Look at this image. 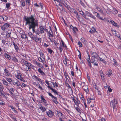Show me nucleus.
I'll list each match as a JSON object with an SVG mask.
<instances>
[{"instance_id":"a19ab883","label":"nucleus","mask_w":121,"mask_h":121,"mask_svg":"<svg viewBox=\"0 0 121 121\" xmlns=\"http://www.w3.org/2000/svg\"><path fill=\"white\" fill-rule=\"evenodd\" d=\"M91 30L92 31V32H93V33H94L96 32H97V31L96 30V29L94 27H92L91 28Z\"/></svg>"},{"instance_id":"c85d7f7f","label":"nucleus","mask_w":121,"mask_h":121,"mask_svg":"<svg viewBox=\"0 0 121 121\" xmlns=\"http://www.w3.org/2000/svg\"><path fill=\"white\" fill-rule=\"evenodd\" d=\"M99 60V61H101L102 62L104 63V64H106V62L104 59H102L101 58L99 57V59H98Z\"/></svg>"},{"instance_id":"69168bd1","label":"nucleus","mask_w":121,"mask_h":121,"mask_svg":"<svg viewBox=\"0 0 121 121\" xmlns=\"http://www.w3.org/2000/svg\"><path fill=\"white\" fill-rule=\"evenodd\" d=\"M22 5L23 7H24L25 6V2L24 1L22 2Z\"/></svg>"},{"instance_id":"f3484780","label":"nucleus","mask_w":121,"mask_h":121,"mask_svg":"<svg viewBox=\"0 0 121 121\" xmlns=\"http://www.w3.org/2000/svg\"><path fill=\"white\" fill-rule=\"evenodd\" d=\"M47 113L48 116L50 117H52L53 115L52 112L51 110H49L47 112Z\"/></svg>"},{"instance_id":"5fc2aeb1","label":"nucleus","mask_w":121,"mask_h":121,"mask_svg":"<svg viewBox=\"0 0 121 121\" xmlns=\"http://www.w3.org/2000/svg\"><path fill=\"white\" fill-rule=\"evenodd\" d=\"M9 92H10V94H11L13 96V97H14L15 96V95L14 94H13L10 90H9Z\"/></svg>"},{"instance_id":"a878e982","label":"nucleus","mask_w":121,"mask_h":121,"mask_svg":"<svg viewBox=\"0 0 121 121\" xmlns=\"http://www.w3.org/2000/svg\"><path fill=\"white\" fill-rule=\"evenodd\" d=\"M93 13L94 14H95L97 17H98L99 16H100L99 13L96 12L95 11L93 12Z\"/></svg>"},{"instance_id":"4c0bfd02","label":"nucleus","mask_w":121,"mask_h":121,"mask_svg":"<svg viewBox=\"0 0 121 121\" xmlns=\"http://www.w3.org/2000/svg\"><path fill=\"white\" fill-rule=\"evenodd\" d=\"M94 98H91V97L89 98H88L87 99L88 102L89 103H90L91 101V100H94Z\"/></svg>"},{"instance_id":"20e7f679","label":"nucleus","mask_w":121,"mask_h":121,"mask_svg":"<svg viewBox=\"0 0 121 121\" xmlns=\"http://www.w3.org/2000/svg\"><path fill=\"white\" fill-rule=\"evenodd\" d=\"M16 78L18 79H19L21 81H22L24 82H25V81L23 79V76L21 73H18L16 75Z\"/></svg>"},{"instance_id":"f257e3e1","label":"nucleus","mask_w":121,"mask_h":121,"mask_svg":"<svg viewBox=\"0 0 121 121\" xmlns=\"http://www.w3.org/2000/svg\"><path fill=\"white\" fill-rule=\"evenodd\" d=\"M25 20L26 22V24L28 25L29 29H32L33 33L35 32L36 34L38 35L40 33L39 30H37L35 31V28L38 26V20H35L33 16L31 15L30 17L25 18Z\"/></svg>"},{"instance_id":"4468645a","label":"nucleus","mask_w":121,"mask_h":121,"mask_svg":"<svg viewBox=\"0 0 121 121\" xmlns=\"http://www.w3.org/2000/svg\"><path fill=\"white\" fill-rule=\"evenodd\" d=\"M64 64L65 65L68 66L70 64V61L69 60H63Z\"/></svg>"},{"instance_id":"bb28decb","label":"nucleus","mask_w":121,"mask_h":121,"mask_svg":"<svg viewBox=\"0 0 121 121\" xmlns=\"http://www.w3.org/2000/svg\"><path fill=\"white\" fill-rule=\"evenodd\" d=\"M6 80L8 82H9V83L10 84H11L12 82H13L12 80V79L10 78H6Z\"/></svg>"},{"instance_id":"cd10ccee","label":"nucleus","mask_w":121,"mask_h":121,"mask_svg":"<svg viewBox=\"0 0 121 121\" xmlns=\"http://www.w3.org/2000/svg\"><path fill=\"white\" fill-rule=\"evenodd\" d=\"M39 108L42 112H45L46 110V109L44 107L42 106L40 107Z\"/></svg>"},{"instance_id":"f8f14e48","label":"nucleus","mask_w":121,"mask_h":121,"mask_svg":"<svg viewBox=\"0 0 121 121\" xmlns=\"http://www.w3.org/2000/svg\"><path fill=\"white\" fill-rule=\"evenodd\" d=\"M83 87V90L86 93L89 92V90L88 89V86L87 85H84Z\"/></svg>"},{"instance_id":"39448f33","label":"nucleus","mask_w":121,"mask_h":121,"mask_svg":"<svg viewBox=\"0 0 121 121\" xmlns=\"http://www.w3.org/2000/svg\"><path fill=\"white\" fill-rule=\"evenodd\" d=\"M95 8L99 12L101 13L104 15L106 14L104 12H103V10L102 9L98 6L96 5L95 6Z\"/></svg>"},{"instance_id":"412c9836","label":"nucleus","mask_w":121,"mask_h":121,"mask_svg":"<svg viewBox=\"0 0 121 121\" xmlns=\"http://www.w3.org/2000/svg\"><path fill=\"white\" fill-rule=\"evenodd\" d=\"M39 29L40 33L42 34L44 33V27L42 26H41L39 27Z\"/></svg>"},{"instance_id":"774afa93","label":"nucleus","mask_w":121,"mask_h":121,"mask_svg":"<svg viewBox=\"0 0 121 121\" xmlns=\"http://www.w3.org/2000/svg\"><path fill=\"white\" fill-rule=\"evenodd\" d=\"M66 86L67 87H68L69 88L71 89V87L69 85V84H68L67 83L66 84Z\"/></svg>"},{"instance_id":"79ce46f5","label":"nucleus","mask_w":121,"mask_h":121,"mask_svg":"<svg viewBox=\"0 0 121 121\" xmlns=\"http://www.w3.org/2000/svg\"><path fill=\"white\" fill-rule=\"evenodd\" d=\"M80 103V101L78 99H77V100H76V101L75 104L77 106Z\"/></svg>"},{"instance_id":"aec40b11","label":"nucleus","mask_w":121,"mask_h":121,"mask_svg":"<svg viewBox=\"0 0 121 121\" xmlns=\"http://www.w3.org/2000/svg\"><path fill=\"white\" fill-rule=\"evenodd\" d=\"M0 95L3 97L5 98L4 92L2 90H0Z\"/></svg>"},{"instance_id":"a18cd8bd","label":"nucleus","mask_w":121,"mask_h":121,"mask_svg":"<svg viewBox=\"0 0 121 121\" xmlns=\"http://www.w3.org/2000/svg\"><path fill=\"white\" fill-rule=\"evenodd\" d=\"M53 93L55 94V95H58V92L56 90L53 89Z\"/></svg>"},{"instance_id":"603ef678","label":"nucleus","mask_w":121,"mask_h":121,"mask_svg":"<svg viewBox=\"0 0 121 121\" xmlns=\"http://www.w3.org/2000/svg\"><path fill=\"white\" fill-rule=\"evenodd\" d=\"M11 34V33H8L6 34V36L7 37H10V35Z\"/></svg>"},{"instance_id":"09e8293b","label":"nucleus","mask_w":121,"mask_h":121,"mask_svg":"<svg viewBox=\"0 0 121 121\" xmlns=\"http://www.w3.org/2000/svg\"><path fill=\"white\" fill-rule=\"evenodd\" d=\"M53 0L55 1L56 4V6H57V4H56V3H57V4H58L59 3H60V1L59 0Z\"/></svg>"},{"instance_id":"dca6fc26","label":"nucleus","mask_w":121,"mask_h":121,"mask_svg":"<svg viewBox=\"0 0 121 121\" xmlns=\"http://www.w3.org/2000/svg\"><path fill=\"white\" fill-rule=\"evenodd\" d=\"M51 33L50 31H49V34L50 35H49V39L52 42V37H53V35L52 32L51 30Z\"/></svg>"},{"instance_id":"6e6552de","label":"nucleus","mask_w":121,"mask_h":121,"mask_svg":"<svg viewBox=\"0 0 121 121\" xmlns=\"http://www.w3.org/2000/svg\"><path fill=\"white\" fill-rule=\"evenodd\" d=\"M9 27V24L6 23L1 26V28L3 31H4L7 29Z\"/></svg>"},{"instance_id":"c9c22d12","label":"nucleus","mask_w":121,"mask_h":121,"mask_svg":"<svg viewBox=\"0 0 121 121\" xmlns=\"http://www.w3.org/2000/svg\"><path fill=\"white\" fill-rule=\"evenodd\" d=\"M38 71L42 75H44V72L41 70V69L40 68H39L38 69Z\"/></svg>"},{"instance_id":"3c124183","label":"nucleus","mask_w":121,"mask_h":121,"mask_svg":"<svg viewBox=\"0 0 121 121\" xmlns=\"http://www.w3.org/2000/svg\"><path fill=\"white\" fill-rule=\"evenodd\" d=\"M4 88L2 84L0 82V89L3 90Z\"/></svg>"},{"instance_id":"7ed1b4c3","label":"nucleus","mask_w":121,"mask_h":121,"mask_svg":"<svg viewBox=\"0 0 121 121\" xmlns=\"http://www.w3.org/2000/svg\"><path fill=\"white\" fill-rule=\"evenodd\" d=\"M79 11L80 12V14L82 15V16L85 19L87 20H90L87 17V16L88 17H89L95 19L96 17L94 16L91 13L87 11H86L85 12L86 14H85L84 13L82 10H79Z\"/></svg>"},{"instance_id":"4d7b16f0","label":"nucleus","mask_w":121,"mask_h":121,"mask_svg":"<svg viewBox=\"0 0 121 121\" xmlns=\"http://www.w3.org/2000/svg\"><path fill=\"white\" fill-rule=\"evenodd\" d=\"M47 50H48L49 52L50 53H52V51L50 48H48L47 49Z\"/></svg>"},{"instance_id":"58836bf2","label":"nucleus","mask_w":121,"mask_h":121,"mask_svg":"<svg viewBox=\"0 0 121 121\" xmlns=\"http://www.w3.org/2000/svg\"><path fill=\"white\" fill-rule=\"evenodd\" d=\"M32 65L30 63L28 62V64H27V65H24V66L25 67H31L32 66Z\"/></svg>"},{"instance_id":"423d86ee","label":"nucleus","mask_w":121,"mask_h":121,"mask_svg":"<svg viewBox=\"0 0 121 121\" xmlns=\"http://www.w3.org/2000/svg\"><path fill=\"white\" fill-rule=\"evenodd\" d=\"M116 101H115V100H113L110 103V106L111 107H112L114 109L116 108Z\"/></svg>"},{"instance_id":"9d476101","label":"nucleus","mask_w":121,"mask_h":121,"mask_svg":"<svg viewBox=\"0 0 121 121\" xmlns=\"http://www.w3.org/2000/svg\"><path fill=\"white\" fill-rule=\"evenodd\" d=\"M70 28L73 30V33L74 34H76V31L78 30V29L76 27H73L72 25L69 26Z\"/></svg>"},{"instance_id":"5701e85b","label":"nucleus","mask_w":121,"mask_h":121,"mask_svg":"<svg viewBox=\"0 0 121 121\" xmlns=\"http://www.w3.org/2000/svg\"><path fill=\"white\" fill-rule=\"evenodd\" d=\"M59 84L57 82H53V88L56 87H59Z\"/></svg>"},{"instance_id":"c03bdc74","label":"nucleus","mask_w":121,"mask_h":121,"mask_svg":"<svg viewBox=\"0 0 121 121\" xmlns=\"http://www.w3.org/2000/svg\"><path fill=\"white\" fill-rule=\"evenodd\" d=\"M80 1V4L83 7H85V5L83 2L81 0H79Z\"/></svg>"},{"instance_id":"bf43d9fd","label":"nucleus","mask_w":121,"mask_h":121,"mask_svg":"<svg viewBox=\"0 0 121 121\" xmlns=\"http://www.w3.org/2000/svg\"><path fill=\"white\" fill-rule=\"evenodd\" d=\"M26 70L27 71H28L29 70H30V67H26Z\"/></svg>"},{"instance_id":"ddd939ff","label":"nucleus","mask_w":121,"mask_h":121,"mask_svg":"<svg viewBox=\"0 0 121 121\" xmlns=\"http://www.w3.org/2000/svg\"><path fill=\"white\" fill-rule=\"evenodd\" d=\"M91 63L95 66H97L98 65V62L95 60L94 59H92L91 60Z\"/></svg>"},{"instance_id":"c756f323","label":"nucleus","mask_w":121,"mask_h":121,"mask_svg":"<svg viewBox=\"0 0 121 121\" xmlns=\"http://www.w3.org/2000/svg\"><path fill=\"white\" fill-rule=\"evenodd\" d=\"M112 71L111 70H109L108 71V75L109 77L111 75L112 73Z\"/></svg>"},{"instance_id":"de8ad7c7","label":"nucleus","mask_w":121,"mask_h":121,"mask_svg":"<svg viewBox=\"0 0 121 121\" xmlns=\"http://www.w3.org/2000/svg\"><path fill=\"white\" fill-rule=\"evenodd\" d=\"M41 99L45 103H46V101L45 100V99H44V98L43 97L42 95L41 96Z\"/></svg>"},{"instance_id":"f03ea898","label":"nucleus","mask_w":121,"mask_h":121,"mask_svg":"<svg viewBox=\"0 0 121 121\" xmlns=\"http://www.w3.org/2000/svg\"><path fill=\"white\" fill-rule=\"evenodd\" d=\"M61 43H60V44L59 43V41L58 40L56 41L55 40L54 42V44L57 48V49L59 50L60 52H62L63 49H65L67 48V46L64 41L61 40Z\"/></svg>"},{"instance_id":"8fccbe9b","label":"nucleus","mask_w":121,"mask_h":121,"mask_svg":"<svg viewBox=\"0 0 121 121\" xmlns=\"http://www.w3.org/2000/svg\"><path fill=\"white\" fill-rule=\"evenodd\" d=\"M101 77V79L103 80H104L105 79L104 75L103 74L102 75H100Z\"/></svg>"},{"instance_id":"9b49d317","label":"nucleus","mask_w":121,"mask_h":121,"mask_svg":"<svg viewBox=\"0 0 121 121\" xmlns=\"http://www.w3.org/2000/svg\"><path fill=\"white\" fill-rule=\"evenodd\" d=\"M28 35L30 38L33 40L36 39V38H35V37L36 36V35L34 36L32 33L30 32H29L28 33Z\"/></svg>"},{"instance_id":"1a4fd4ad","label":"nucleus","mask_w":121,"mask_h":121,"mask_svg":"<svg viewBox=\"0 0 121 121\" xmlns=\"http://www.w3.org/2000/svg\"><path fill=\"white\" fill-rule=\"evenodd\" d=\"M65 1H66V0H60V3H61V4H63L65 6V7L66 8L68 9L69 7V6L67 5V4L65 2Z\"/></svg>"},{"instance_id":"864d4df0","label":"nucleus","mask_w":121,"mask_h":121,"mask_svg":"<svg viewBox=\"0 0 121 121\" xmlns=\"http://www.w3.org/2000/svg\"><path fill=\"white\" fill-rule=\"evenodd\" d=\"M88 57H89V58H88L87 59V61H88V63H90V62H91V60L90 59V56H89V54H88Z\"/></svg>"},{"instance_id":"37998d69","label":"nucleus","mask_w":121,"mask_h":121,"mask_svg":"<svg viewBox=\"0 0 121 121\" xmlns=\"http://www.w3.org/2000/svg\"><path fill=\"white\" fill-rule=\"evenodd\" d=\"M78 43L79 47L81 48L82 47V44L80 41H79Z\"/></svg>"},{"instance_id":"0e129e2a","label":"nucleus","mask_w":121,"mask_h":121,"mask_svg":"<svg viewBox=\"0 0 121 121\" xmlns=\"http://www.w3.org/2000/svg\"><path fill=\"white\" fill-rule=\"evenodd\" d=\"M108 91L110 92H111L112 91V90L111 88L110 87H108Z\"/></svg>"},{"instance_id":"49530a36","label":"nucleus","mask_w":121,"mask_h":121,"mask_svg":"<svg viewBox=\"0 0 121 121\" xmlns=\"http://www.w3.org/2000/svg\"><path fill=\"white\" fill-rule=\"evenodd\" d=\"M34 77L39 82H41V79L37 77V76H35V75L34 76Z\"/></svg>"},{"instance_id":"7c9ffc66","label":"nucleus","mask_w":121,"mask_h":121,"mask_svg":"<svg viewBox=\"0 0 121 121\" xmlns=\"http://www.w3.org/2000/svg\"><path fill=\"white\" fill-rule=\"evenodd\" d=\"M113 61L114 62L113 64V65L115 66H117V63L114 59H113Z\"/></svg>"},{"instance_id":"680f3d73","label":"nucleus","mask_w":121,"mask_h":121,"mask_svg":"<svg viewBox=\"0 0 121 121\" xmlns=\"http://www.w3.org/2000/svg\"><path fill=\"white\" fill-rule=\"evenodd\" d=\"M14 47L16 50L17 51L18 49V47L16 45H15V46H14Z\"/></svg>"},{"instance_id":"ea45409f","label":"nucleus","mask_w":121,"mask_h":121,"mask_svg":"<svg viewBox=\"0 0 121 121\" xmlns=\"http://www.w3.org/2000/svg\"><path fill=\"white\" fill-rule=\"evenodd\" d=\"M74 107L78 112L81 113V110L78 107Z\"/></svg>"},{"instance_id":"e433bc0d","label":"nucleus","mask_w":121,"mask_h":121,"mask_svg":"<svg viewBox=\"0 0 121 121\" xmlns=\"http://www.w3.org/2000/svg\"><path fill=\"white\" fill-rule=\"evenodd\" d=\"M56 112H57V114L58 116L59 117L61 116H62L63 117V116H64V115L61 112H59L58 111H56Z\"/></svg>"},{"instance_id":"4be33fe9","label":"nucleus","mask_w":121,"mask_h":121,"mask_svg":"<svg viewBox=\"0 0 121 121\" xmlns=\"http://www.w3.org/2000/svg\"><path fill=\"white\" fill-rule=\"evenodd\" d=\"M13 84L14 85H16L17 86H19L20 85V83L18 81H17L16 82H13Z\"/></svg>"},{"instance_id":"2f4dec72","label":"nucleus","mask_w":121,"mask_h":121,"mask_svg":"<svg viewBox=\"0 0 121 121\" xmlns=\"http://www.w3.org/2000/svg\"><path fill=\"white\" fill-rule=\"evenodd\" d=\"M10 3H7L6 4V8L7 9H10Z\"/></svg>"},{"instance_id":"6ab92c4d","label":"nucleus","mask_w":121,"mask_h":121,"mask_svg":"<svg viewBox=\"0 0 121 121\" xmlns=\"http://www.w3.org/2000/svg\"><path fill=\"white\" fill-rule=\"evenodd\" d=\"M3 82V84L6 86L7 87H8L9 86V85L8 84V83L4 79H3L2 80Z\"/></svg>"},{"instance_id":"0eeeda50","label":"nucleus","mask_w":121,"mask_h":121,"mask_svg":"<svg viewBox=\"0 0 121 121\" xmlns=\"http://www.w3.org/2000/svg\"><path fill=\"white\" fill-rule=\"evenodd\" d=\"M108 22L109 23L112 24V25L115 27H117L118 28H119L120 27L118 25L117 23L112 20L108 21Z\"/></svg>"},{"instance_id":"2eb2a0df","label":"nucleus","mask_w":121,"mask_h":121,"mask_svg":"<svg viewBox=\"0 0 121 121\" xmlns=\"http://www.w3.org/2000/svg\"><path fill=\"white\" fill-rule=\"evenodd\" d=\"M46 83L48 85V88L51 89V90L53 91V88H52V86L50 85V84L48 82L47 80H46L45 81Z\"/></svg>"},{"instance_id":"f704fd0d","label":"nucleus","mask_w":121,"mask_h":121,"mask_svg":"<svg viewBox=\"0 0 121 121\" xmlns=\"http://www.w3.org/2000/svg\"><path fill=\"white\" fill-rule=\"evenodd\" d=\"M93 54V53H92V57H94L95 58H97L98 59H99V57H100L98 55L96 54L95 55H94Z\"/></svg>"},{"instance_id":"e2e57ef3","label":"nucleus","mask_w":121,"mask_h":121,"mask_svg":"<svg viewBox=\"0 0 121 121\" xmlns=\"http://www.w3.org/2000/svg\"><path fill=\"white\" fill-rule=\"evenodd\" d=\"M12 118L13 119L14 121H17L16 119V118L15 117H13L12 115H11Z\"/></svg>"},{"instance_id":"72a5a7b5","label":"nucleus","mask_w":121,"mask_h":121,"mask_svg":"<svg viewBox=\"0 0 121 121\" xmlns=\"http://www.w3.org/2000/svg\"><path fill=\"white\" fill-rule=\"evenodd\" d=\"M5 58L7 59L10 60L11 59V57L10 56L6 53L5 54Z\"/></svg>"},{"instance_id":"393cba45","label":"nucleus","mask_w":121,"mask_h":121,"mask_svg":"<svg viewBox=\"0 0 121 121\" xmlns=\"http://www.w3.org/2000/svg\"><path fill=\"white\" fill-rule=\"evenodd\" d=\"M57 99V98L53 96V102H54L56 104H58V102L56 100Z\"/></svg>"},{"instance_id":"473e14b6","label":"nucleus","mask_w":121,"mask_h":121,"mask_svg":"<svg viewBox=\"0 0 121 121\" xmlns=\"http://www.w3.org/2000/svg\"><path fill=\"white\" fill-rule=\"evenodd\" d=\"M21 38L25 39L27 38V37L25 34H22L21 35Z\"/></svg>"},{"instance_id":"6e6d98bb","label":"nucleus","mask_w":121,"mask_h":121,"mask_svg":"<svg viewBox=\"0 0 121 121\" xmlns=\"http://www.w3.org/2000/svg\"><path fill=\"white\" fill-rule=\"evenodd\" d=\"M4 73H5V74H6L7 75H9V74L8 73V71L6 69H4Z\"/></svg>"},{"instance_id":"b1692460","label":"nucleus","mask_w":121,"mask_h":121,"mask_svg":"<svg viewBox=\"0 0 121 121\" xmlns=\"http://www.w3.org/2000/svg\"><path fill=\"white\" fill-rule=\"evenodd\" d=\"M57 99V98L53 96V102H54L56 104H58V102L56 100Z\"/></svg>"},{"instance_id":"a211bd4d","label":"nucleus","mask_w":121,"mask_h":121,"mask_svg":"<svg viewBox=\"0 0 121 121\" xmlns=\"http://www.w3.org/2000/svg\"><path fill=\"white\" fill-rule=\"evenodd\" d=\"M35 38H36V39H34V40L36 42H38L39 43H40L41 42V38H38L37 36L36 35L35 37Z\"/></svg>"},{"instance_id":"052dcab7","label":"nucleus","mask_w":121,"mask_h":121,"mask_svg":"<svg viewBox=\"0 0 121 121\" xmlns=\"http://www.w3.org/2000/svg\"><path fill=\"white\" fill-rule=\"evenodd\" d=\"M82 42L84 44H86L87 43V41L85 39H84Z\"/></svg>"},{"instance_id":"338daca9","label":"nucleus","mask_w":121,"mask_h":121,"mask_svg":"<svg viewBox=\"0 0 121 121\" xmlns=\"http://www.w3.org/2000/svg\"><path fill=\"white\" fill-rule=\"evenodd\" d=\"M73 13H74L76 15V16H78V13L77 12V11H76V10H75L74 11Z\"/></svg>"},{"instance_id":"13d9d810","label":"nucleus","mask_w":121,"mask_h":121,"mask_svg":"<svg viewBox=\"0 0 121 121\" xmlns=\"http://www.w3.org/2000/svg\"><path fill=\"white\" fill-rule=\"evenodd\" d=\"M8 17L6 16H4V17H3V20H7Z\"/></svg>"}]
</instances>
